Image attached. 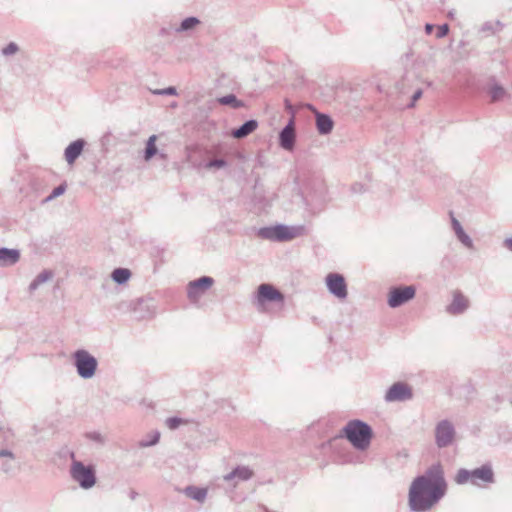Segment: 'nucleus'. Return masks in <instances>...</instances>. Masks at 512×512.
<instances>
[{"label": "nucleus", "instance_id": "obj_42", "mask_svg": "<svg viewBox=\"0 0 512 512\" xmlns=\"http://www.w3.org/2000/svg\"><path fill=\"white\" fill-rule=\"evenodd\" d=\"M320 131H321V132H323V133H326V132H328L329 130L324 129V130H320Z\"/></svg>", "mask_w": 512, "mask_h": 512}, {"label": "nucleus", "instance_id": "obj_15", "mask_svg": "<svg viewBox=\"0 0 512 512\" xmlns=\"http://www.w3.org/2000/svg\"><path fill=\"white\" fill-rule=\"evenodd\" d=\"M20 258V254L14 249H0V265L9 266L15 264Z\"/></svg>", "mask_w": 512, "mask_h": 512}, {"label": "nucleus", "instance_id": "obj_36", "mask_svg": "<svg viewBox=\"0 0 512 512\" xmlns=\"http://www.w3.org/2000/svg\"><path fill=\"white\" fill-rule=\"evenodd\" d=\"M224 164H225V163H224V161H222V160H215V161H211V162L207 165V167H208V168H221V167H223V166H224Z\"/></svg>", "mask_w": 512, "mask_h": 512}, {"label": "nucleus", "instance_id": "obj_5", "mask_svg": "<svg viewBox=\"0 0 512 512\" xmlns=\"http://www.w3.org/2000/svg\"><path fill=\"white\" fill-rule=\"evenodd\" d=\"M298 230L292 227L278 225L260 230L263 238L277 241H288L294 239L298 235Z\"/></svg>", "mask_w": 512, "mask_h": 512}, {"label": "nucleus", "instance_id": "obj_25", "mask_svg": "<svg viewBox=\"0 0 512 512\" xmlns=\"http://www.w3.org/2000/svg\"><path fill=\"white\" fill-rule=\"evenodd\" d=\"M131 276V273L128 269L118 268L115 269L112 273V278L117 283L126 282Z\"/></svg>", "mask_w": 512, "mask_h": 512}, {"label": "nucleus", "instance_id": "obj_24", "mask_svg": "<svg viewBox=\"0 0 512 512\" xmlns=\"http://www.w3.org/2000/svg\"><path fill=\"white\" fill-rule=\"evenodd\" d=\"M20 51V47L16 42H10L1 48L0 54L4 58H9L16 55Z\"/></svg>", "mask_w": 512, "mask_h": 512}, {"label": "nucleus", "instance_id": "obj_20", "mask_svg": "<svg viewBox=\"0 0 512 512\" xmlns=\"http://www.w3.org/2000/svg\"><path fill=\"white\" fill-rule=\"evenodd\" d=\"M253 475V471L248 467H237L230 474L226 475L224 478L227 481H231L234 478H238L240 480H248Z\"/></svg>", "mask_w": 512, "mask_h": 512}, {"label": "nucleus", "instance_id": "obj_17", "mask_svg": "<svg viewBox=\"0 0 512 512\" xmlns=\"http://www.w3.org/2000/svg\"><path fill=\"white\" fill-rule=\"evenodd\" d=\"M307 108L315 113L316 128H332L333 120L328 114L318 112L312 105L308 104Z\"/></svg>", "mask_w": 512, "mask_h": 512}, {"label": "nucleus", "instance_id": "obj_16", "mask_svg": "<svg viewBox=\"0 0 512 512\" xmlns=\"http://www.w3.org/2000/svg\"><path fill=\"white\" fill-rule=\"evenodd\" d=\"M200 24L197 17L191 16L185 18L178 26L172 27L176 33H184L195 29Z\"/></svg>", "mask_w": 512, "mask_h": 512}, {"label": "nucleus", "instance_id": "obj_37", "mask_svg": "<svg viewBox=\"0 0 512 512\" xmlns=\"http://www.w3.org/2000/svg\"><path fill=\"white\" fill-rule=\"evenodd\" d=\"M159 438H160V434H159L158 432H155V433L153 434V439H152L150 442L145 443V444H143V445H144V446L153 445V444H155V443H157V442H158Z\"/></svg>", "mask_w": 512, "mask_h": 512}, {"label": "nucleus", "instance_id": "obj_33", "mask_svg": "<svg viewBox=\"0 0 512 512\" xmlns=\"http://www.w3.org/2000/svg\"><path fill=\"white\" fill-rule=\"evenodd\" d=\"M422 96V90L418 89L414 92L411 98V103L408 105L409 107H413L418 99Z\"/></svg>", "mask_w": 512, "mask_h": 512}, {"label": "nucleus", "instance_id": "obj_29", "mask_svg": "<svg viewBox=\"0 0 512 512\" xmlns=\"http://www.w3.org/2000/svg\"><path fill=\"white\" fill-rule=\"evenodd\" d=\"M186 421L181 419V418H176V417H173V418H168L166 420V425L169 429H176L178 426H180L181 424H185Z\"/></svg>", "mask_w": 512, "mask_h": 512}, {"label": "nucleus", "instance_id": "obj_18", "mask_svg": "<svg viewBox=\"0 0 512 512\" xmlns=\"http://www.w3.org/2000/svg\"><path fill=\"white\" fill-rule=\"evenodd\" d=\"M468 307V300L460 295L455 294L452 303L450 304L448 310L452 314H458L463 312Z\"/></svg>", "mask_w": 512, "mask_h": 512}, {"label": "nucleus", "instance_id": "obj_2", "mask_svg": "<svg viewBox=\"0 0 512 512\" xmlns=\"http://www.w3.org/2000/svg\"><path fill=\"white\" fill-rule=\"evenodd\" d=\"M346 438L358 449H366L372 437L371 428L358 420L350 421L344 428Z\"/></svg>", "mask_w": 512, "mask_h": 512}, {"label": "nucleus", "instance_id": "obj_9", "mask_svg": "<svg viewBox=\"0 0 512 512\" xmlns=\"http://www.w3.org/2000/svg\"><path fill=\"white\" fill-rule=\"evenodd\" d=\"M454 438V429L447 421L440 422L436 427V442L439 447L449 445Z\"/></svg>", "mask_w": 512, "mask_h": 512}, {"label": "nucleus", "instance_id": "obj_31", "mask_svg": "<svg viewBox=\"0 0 512 512\" xmlns=\"http://www.w3.org/2000/svg\"><path fill=\"white\" fill-rule=\"evenodd\" d=\"M449 32V26L448 24H443L441 26L438 27V30H437V33H436V37L437 38H443L445 37Z\"/></svg>", "mask_w": 512, "mask_h": 512}, {"label": "nucleus", "instance_id": "obj_27", "mask_svg": "<svg viewBox=\"0 0 512 512\" xmlns=\"http://www.w3.org/2000/svg\"><path fill=\"white\" fill-rule=\"evenodd\" d=\"M155 140H156V136H151L148 140L146 151H145V159L146 160H149L157 152V149L155 146Z\"/></svg>", "mask_w": 512, "mask_h": 512}, {"label": "nucleus", "instance_id": "obj_7", "mask_svg": "<svg viewBox=\"0 0 512 512\" xmlns=\"http://www.w3.org/2000/svg\"><path fill=\"white\" fill-rule=\"evenodd\" d=\"M415 296L413 286L392 288L388 294V304L390 307H398Z\"/></svg>", "mask_w": 512, "mask_h": 512}, {"label": "nucleus", "instance_id": "obj_4", "mask_svg": "<svg viewBox=\"0 0 512 512\" xmlns=\"http://www.w3.org/2000/svg\"><path fill=\"white\" fill-rule=\"evenodd\" d=\"M71 474L74 480L79 482L81 487L87 489L95 484L94 470L90 466H84L81 462L74 461L71 467Z\"/></svg>", "mask_w": 512, "mask_h": 512}, {"label": "nucleus", "instance_id": "obj_41", "mask_svg": "<svg viewBox=\"0 0 512 512\" xmlns=\"http://www.w3.org/2000/svg\"><path fill=\"white\" fill-rule=\"evenodd\" d=\"M4 455H10L9 453L5 452V451H1L0 452V456H4Z\"/></svg>", "mask_w": 512, "mask_h": 512}, {"label": "nucleus", "instance_id": "obj_8", "mask_svg": "<svg viewBox=\"0 0 512 512\" xmlns=\"http://www.w3.org/2000/svg\"><path fill=\"white\" fill-rule=\"evenodd\" d=\"M326 284L329 291L340 299L347 296V286L345 279L342 275L337 273H330L326 277Z\"/></svg>", "mask_w": 512, "mask_h": 512}, {"label": "nucleus", "instance_id": "obj_38", "mask_svg": "<svg viewBox=\"0 0 512 512\" xmlns=\"http://www.w3.org/2000/svg\"><path fill=\"white\" fill-rule=\"evenodd\" d=\"M434 29V26L432 24H426L425 25V31L427 34H430Z\"/></svg>", "mask_w": 512, "mask_h": 512}, {"label": "nucleus", "instance_id": "obj_32", "mask_svg": "<svg viewBox=\"0 0 512 512\" xmlns=\"http://www.w3.org/2000/svg\"><path fill=\"white\" fill-rule=\"evenodd\" d=\"M286 105H287V108L289 110V113L291 114V117L288 120V122L282 128H294L295 120H294V115H293L292 107L290 105H288L287 101H286Z\"/></svg>", "mask_w": 512, "mask_h": 512}, {"label": "nucleus", "instance_id": "obj_21", "mask_svg": "<svg viewBox=\"0 0 512 512\" xmlns=\"http://www.w3.org/2000/svg\"><path fill=\"white\" fill-rule=\"evenodd\" d=\"M295 137V130H282L280 134L281 146L285 149H292Z\"/></svg>", "mask_w": 512, "mask_h": 512}, {"label": "nucleus", "instance_id": "obj_39", "mask_svg": "<svg viewBox=\"0 0 512 512\" xmlns=\"http://www.w3.org/2000/svg\"><path fill=\"white\" fill-rule=\"evenodd\" d=\"M459 237L461 238L462 242L469 245V238L467 236L462 235V232L459 234Z\"/></svg>", "mask_w": 512, "mask_h": 512}, {"label": "nucleus", "instance_id": "obj_3", "mask_svg": "<svg viewBox=\"0 0 512 512\" xmlns=\"http://www.w3.org/2000/svg\"><path fill=\"white\" fill-rule=\"evenodd\" d=\"M75 364L79 375L83 378L92 377L97 367L96 359L84 350L75 353Z\"/></svg>", "mask_w": 512, "mask_h": 512}, {"label": "nucleus", "instance_id": "obj_6", "mask_svg": "<svg viewBox=\"0 0 512 512\" xmlns=\"http://www.w3.org/2000/svg\"><path fill=\"white\" fill-rule=\"evenodd\" d=\"M257 302L261 309H265L268 302L283 304L284 295L271 284H261L258 287Z\"/></svg>", "mask_w": 512, "mask_h": 512}, {"label": "nucleus", "instance_id": "obj_35", "mask_svg": "<svg viewBox=\"0 0 512 512\" xmlns=\"http://www.w3.org/2000/svg\"><path fill=\"white\" fill-rule=\"evenodd\" d=\"M258 123L256 120H248L241 124L238 128H257Z\"/></svg>", "mask_w": 512, "mask_h": 512}, {"label": "nucleus", "instance_id": "obj_10", "mask_svg": "<svg viewBox=\"0 0 512 512\" xmlns=\"http://www.w3.org/2000/svg\"><path fill=\"white\" fill-rule=\"evenodd\" d=\"M213 284V279L210 277H202L189 284L188 296L191 300L196 301L202 292L209 289Z\"/></svg>", "mask_w": 512, "mask_h": 512}, {"label": "nucleus", "instance_id": "obj_11", "mask_svg": "<svg viewBox=\"0 0 512 512\" xmlns=\"http://www.w3.org/2000/svg\"><path fill=\"white\" fill-rule=\"evenodd\" d=\"M412 392L408 385L404 383L394 384L387 392L386 399L388 401H403L411 398Z\"/></svg>", "mask_w": 512, "mask_h": 512}, {"label": "nucleus", "instance_id": "obj_40", "mask_svg": "<svg viewBox=\"0 0 512 512\" xmlns=\"http://www.w3.org/2000/svg\"><path fill=\"white\" fill-rule=\"evenodd\" d=\"M505 246L512 251V238L505 241Z\"/></svg>", "mask_w": 512, "mask_h": 512}, {"label": "nucleus", "instance_id": "obj_26", "mask_svg": "<svg viewBox=\"0 0 512 512\" xmlns=\"http://www.w3.org/2000/svg\"><path fill=\"white\" fill-rule=\"evenodd\" d=\"M455 481L457 484H465L469 481L472 483V472L465 469L459 470L455 476Z\"/></svg>", "mask_w": 512, "mask_h": 512}, {"label": "nucleus", "instance_id": "obj_22", "mask_svg": "<svg viewBox=\"0 0 512 512\" xmlns=\"http://www.w3.org/2000/svg\"><path fill=\"white\" fill-rule=\"evenodd\" d=\"M185 494L190 498L202 502L206 498L207 490L198 487H187L185 489Z\"/></svg>", "mask_w": 512, "mask_h": 512}, {"label": "nucleus", "instance_id": "obj_12", "mask_svg": "<svg viewBox=\"0 0 512 512\" xmlns=\"http://www.w3.org/2000/svg\"><path fill=\"white\" fill-rule=\"evenodd\" d=\"M487 92L492 102H501L510 98L508 91L496 81L489 83Z\"/></svg>", "mask_w": 512, "mask_h": 512}, {"label": "nucleus", "instance_id": "obj_13", "mask_svg": "<svg viewBox=\"0 0 512 512\" xmlns=\"http://www.w3.org/2000/svg\"><path fill=\"white\" fill-rule=\"evenodd\" d=\"M471 472L473 484H479L480 482L488 483L493 481V471L489 466H482Z\"/></svg>", "mask_w": 512, "mask_h": 512}, {"label": "nucleus", "instance_id": "obj_14", "mask_svg": "<svg viewBox=\"0 0 512 512\" xmlns=\"http://www.w3.org/2000/svg\"><path fill=\"white\" fill-rule=\"evenodd\" d=\"M84 147L82 140H76L65 150V158L69 164H73L76 158L81 154Z\"/></svg>", "mask_w": 512, "mask_h": 512}, {"label": "nucleus", "instance_id": "obj_23", "mask_svg": "<svg viewBox=\"0 0 512 512\" xmlns=\"http://www.w3.org/2000/svg\"><path fill=\"white\" fill-rule=\"evenodd\" d=\"M218 102L221 105H230L233 108H240L244 106L243 102L238 100L236 96L233 94L225 95L218 98Z\"/></svg>", "mask_w": 512, "mask_h": 512}, {"label": "nucleus", "instance_id": "obj_28", "mask_svg": "<svg viewBox=\"0 0 512 512\" xmlns=\"http://www.w3.org/2000/svg\"><path fill=\"white\" fill-rule=\"evenodd\" d=\"M153 94L155 95H161V96H166V95H177V90L175 87H167V88H163V89H155L152 91Z\"/></svg>", "mask_w": 512, "mask_h": 512}, {"label": "nucleus", "instance_id": "obj_1", "mask_svg": "<svg viewBox=\"0 0 512 512\" xmlns=\"http://www.w3.org/2000/svg\"><path fill=\"white\" fill-rule=\"evenodd\" d=\"M447 489L441 467L434 466L423 476L416 478L409 491V504L414 511L430 509Z\"/></svg>", "mask_w": 512, "mask_h": 512}, {"label": "nucleus", "instance_id": "obj_30", "mask_svg": "<svg viewBox=\"0 0 512 512\" xmlns=\"http://www.w3.org/2000/svg\"><path fill=\"white\" fill-rule=\"evenodd\" d=\"M65 190H66L65 184L59 185L52 191L51 195L47 198V200H50V199H53L55 197L62 195L65 192Z\"/></svg>", "mask_w": 512, "mask_h": 512}, {"label": "nucleus", "instance_id": "obj_34", "mask_svg": "<svg viewBox=\"0 0 512 512\" xmlns=\"http://www.w3.org/2000/svg\"><path fill=\"white\" fill-rule=\"evenodd\" d=\"M251 131L252 130H234L233 137L240 139V138L247 136L249 134V132H251Z\"/></svg>", "mask_w": 512, "mask_h": 512}, {"label": "nucleus", "instance_id": "obj_19", "mask_svg": "<svg viewBox=\"0 0 512 512\" xmlns=\"http://www.w3.org/2000/svg\"><path fill=\"white\" fill-rule=\"evenodd\" d=\"M503 27H504V24L499 20H497L495 22L487 21L482 24L479 31L481 33H483L485 36H488V35H494V34L498 33L499 31H501L503 29Z\"/></svg>", "mask_w": 512, "mask_h": 512}]
</instances>
